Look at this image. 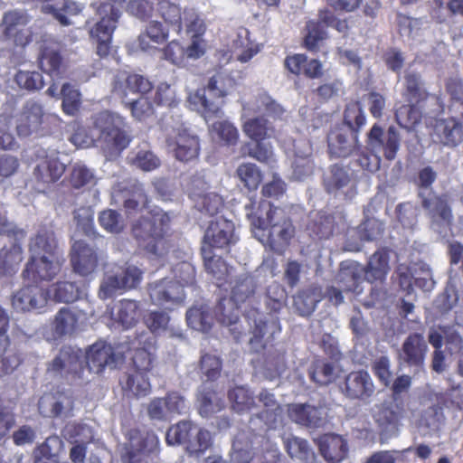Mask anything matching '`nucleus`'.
<instances>
[{"label": "nucleus", "mask_w": 463, "mask_h": 463, "mask_svg": "<svg viewBox=\"0 0 463 463\" xmlns=\"http://www.w3.org/2000/svg\"><path fill=\"white\" fill-rule=\"evenodd\" d=\"M148 294L153 304L172 308L184 300V288L172 279H163L148 285Z\"/></svg>", "instance_id": "nucleus-15"}, {"label": "nucleus", "mask_w": 463, "mask_h": 463, "mask_svg": "<svg viewBox=\"0 0 463 463\" xmlns=\"http://www.w3.org/2000/svg\"><path fill=\"white\" fill-rule=\"evenodd\" d=\"M30 259L53 257L61 254L54 233L51 230L41 229L30 239Z\"/></svg>", "instance_id": "nucleus-32"}, {"label": "nucleus", "mask_w": 463, "mask_h": 463, "mask_svg": "<svg viewBox=\"0 0 463 463\" xmlns=\"http://www.w3.org/2000/svg\"><path fill=\"white\" fill-rule=\"evenodd\" d=\"M247 318L252 334L250 345L252 350L260 352L266 348L272 342L275 335L280 331L279 322L274 317L266 316L258 310L249 312Z\"/></svg>", "instance_id": "nucleus-8"}, {"label": "nucleus", "mask_w": 463, "mask_h": 463, "mask_svg": "<svg viewBox=\"0 0 463 463\" xmlns=\"http://www.w3.org/2000/svg\"><path fill=\"white\" fill-rule=\"evenodd\" d=\"M232 87V80L222 72L209 79L207 86L188 95L191 109L202 113L205 120L222 114L223 98Z\"/></svg>", "instance_id": "nucleus-4"}, {"label": "nucleus", "mask_w": 463, "mask_h": 463, "mask_svg": "<svg viewBox=\"0 0 463 463\" xmlns=\"http://www.w3.org/2000/svg\"><path fill=\"white\" fill-rule=\"evenodd\" d=\"M141 317V307L138 301L123 298L114 304L110 310L113 323L124 329L134 327Z\"/></svg>", "instance_id": "nucleus-28"}, {"label": "nucleus", "mask_w": 463, "mask_h": 463, "mask_svg": "<svg viewBox=\"0 0 463 463\" xmlns=\"http://www.w3.org/2000/svg\"><path fill=\"white\" fill-rule=\"evenodd\" d=\"M311 148L307 146L304 152L296 151L292 163L291 177L297 181H302L313 174L314 165L310 158Z\"/></svg>", "instance_id": "nucleus-53"}, {"label": "nucleus", "mask_w": 463, "mask_h": 463, "mask_svg": "<svg viewBox=\"0 0 463 463\" xmlns=\"http://www.w3.org/2000/svg\"><path fill=\"white\" fill-rule=\"evenodd\" d=\"M230 287L231 299L236 306H240L253 298L257 282L251 275L241 273L231 278Z\"/></svg>", "instance_id": "nucleus-37"}, {"label": "nucleus", "mask_w": 463, "mask_h": 463, "mask_svg": "<svg viewBox=\"0 0 463 463\" xmlns=\"http://www.w3.org/2000/svg\"><path fill=\"white\" fill-rule=\"evenodd\" d=\"M234 224L224 218H217L211 222L205 231L201 251H213V249L223 250L235 243Z\"/></svg>", "instance_id": "nucleus-11"}, {"label": "nucleus", "mask_w": 463, "mask_h": 463, "mask_svg": "<svg viewBox=\"0 0 463 463\" xmlns=\"http://www.w3.org/2000/svg\"><path fill=\"white\" fill-rule=\"evenodd\" d=\"M319 450L326 460L331 463L342 461L347 455L345 439L335 434H326L318 439Z\"/></svg>", "instance_id": "nucleus-38"}, {"label": "nucleus", "mask_w": 463, "mask_h": 463, "mask_svg": "<svg viewBox=\"0 0 463 463\" xmlns=\"http://www.w3.org/2000/svg\"><path fill=\"white\" fill-rule=\"evenodd\" d=\"M48 300V292L38 285H28L18 290L12 299V305L18 311H33L43 308Z\"/></svg>", "instance_id": "nucleus-26"}, {"label": "nucleus", "mask_w": 463, "mask_h": 463, "mask_svg": "<svg viewBox=\"0 0 463 463\" xmlns=\"http://www.w3.org/2000/svg\"><path fill=\"white\" fill-rule=\"evenodd\" d=\"M417 196L420 207L429 219L430 228L439 235H447L454 222L449 195L423 191L417 194Z\"/></svg>", "instance_id": "nucleus-5"}, {"label": "nucleus", "mask_w": 463, "mask_h": 463, "mask_svg": "<svg viewBox=\"0 0 463 463\" xmlns=\"http://www.w3.org/2000/svg\"><path fill=\"white\" fill-rule=\"evenodd\" d=\"M39 411L45 417H68L74 407V396L71 389L43 395L39 401Z\"/></svg>", "instance_id": "nucleus-22"}, {"label": "nucleus", "mask_w": 463, "mask_h": 463, "mask_svg": "<svg viewBox=\"0 0 463 463\" xmlns=\"http://www.w3.org/2000/svg\"><path fill=\"white\" fill-rule=\"evenodd\" d=\"M63 437L71 443L88 444L93 439L91 428L81 422H69L62 430Z\"/></svg>", "instance_id": "nucleus-56"}, {"label": "nucleus", "mask_w": 463, "mask_h": 463, "mask_svg": "<svg viewBox=\"0 0 463 463\" xmlns=\"http://www.w3.org/2000/svg\"><path fill=\"white\" fill-rule=\"evenodd\" d=\"M142 271L137 266L126 263L106 270L99 285L101 299L112 298L118 291L136 288L142 280Z\"/></svg>", "instance_id": "nucleus-6"}, {"label": "nucleus", "mask_w": 463, "mask_h": 463, "mask_svg": "<svg viewBox=\"0 0 463 463\" xmlns=\"http://www.w3.org/2000/svg\"><path fill=\"white\" fill-rule=\"evenodd\" d=\"M242 117L251 113H265L274 119H280L285 113L284 108L267 93H260L254 101L242 105Z\"/></svg>", "instance_id": "nucleus-34"}, {"label": "nucleus", "mask_w": 463, "mask_h": 463, "mask_svg": "<svg viewBox=\"0 0 463 463\" xmlns=\"http://www.w3.org/2000/svg\"><path fill=\"white\" fill-rule=\"evenodd\" d=\"M145 323L151 332L159 334L164 331H169L170 335L182 337L183 335L178 329H175L170 323L169 316L165 312L155 311L149 313L145 317Z\"/></svg>", "instance_id": "nucleus-55"}, {"label": "nucleus", "mask_w": 463, "mask_h": 463, "mask_svg": "<svg viewBox=\"0 0 463 463\" xmlns=\"http://www.w3.org/2000/svg\"><path fill=\"white\" fill-rule=\"evenodd\" d=\"M434 131L444 146L455 147L463 141V125L455 118L438 120Z\"/></svg>", "instance_id": "nucleus-35"}, {"label": "nucleus", "mask_w": 463, "mask_h": 463, "mask_svg": "<svg viewBox=\"0 0 463 463\" xmlns=\"http://www.w3.org/2000/svg\"><path fill=\"white\" fill-rule=\"evenodd\" d=\"M215 317L217 320L227 326L235 325L239 320V306L230 298L222 299L215 307Z\"/></svg>", "instance_id": "nucleus-62"}, {"label": "nucleus", "mask_w": 463, "mask_h": 463, "mask_svg": "<svg viewBox=\"0 0 463 463\" xmlns=\"http://www.w3.org/2000/svg\"><path fill=\"white\" fill-rule=\"evenodd\" d=\"M124 392H128L135 397H144L150 393L151 384L147 374L141 371H134L121 380Z\"/></svg>", "instance_id": "nucleus-47"}, {"label": "nucleus", "mask_w": 463, "mask_h": 463, "mask_svg": "<svg viewBox=\"0 0 463 463\" xmlns=\"http://www.w3.org/2000/svg\"><path fill=\"white\" fill-rule=\"evenodd\" d=\"M364 279V266L354 260L341 262L337 280L345 290L359 293L358 287Z\"/></svg>", "instance_id": "nucleus-36"}, {"label": "nucleus", "mask_w": 463, "mask_h": 463, "mask_svg": "<svg viewBox=\"0 0 463 463\" xmlns=\"http://www.w3.org/2000/svg\"><path fill=\"white\" fill-rule=\"evenodd\" d=\"M194 425L191 421L182 420L169 428L166 432L165 439L169 445L186 444L189 445L193 435Z\"/></svg>", "instance_id": "nucleus-61"}, {"label": "nucleus", "mask_w": 463, "mask_h": 463, "mask_svg": "<svg viewBox=\"0 0 463 463\" xmlns=\"http://www.w3.org/2000/svg\"><path fill=\"white\" fill-rule=\"evenodd\" d=\"M82 5L72 0H55L54 3H47L42 5V11L52 14L62 25L71 24V18L80 14Z\"/></svg>", "instance_id": "nucleus-41"}, {"label": "nucleus", "mask_w": 463, "mask_h": 463, "mask_svg": "<svg viewBox=\"0 0 463 463\" xmlns=\"http://www.w3.org/2000/svg\"><path fill=\"white\" fill-rule=\"evenodd\" d=\"M128 163L144 172H150L159 167L160 159L149 149L138 147L130 151L127 156Z\"/></svg>", "instance_id": "nucleus-48"}, {"label": "nucleus", "mask_w": 463, "mask_h": 463, "mask_svg": "<svg viewBox=\"0 0 463 463\" xmlns=\"http://www.w3.org/2000/svg\"><path fill=\"white\" fill-rule=\"evenodd\" d=\"M367 145L373 153H383L388 160H393L400 148V136L394 127H390L387 131L373 125L367 135Z\"/></svg>", "instance_id": "nucleus-17"}, {"label": "nucleus", "mask_w": 463, "mask_h": 463, "mask_svg": "<svg viewBox=\"0 0 463 463\" xmlns=\"http://www.w3.org/2000/svg\"><path fill=\"white\" fill-rule=\"evenodd\" d=\"M43 106L33 99L27 100L15 117V129L18 137H28L38 135L44 122Z\"/></svg>", "instance_id": "nucleus-10"}, {"label": "nucleus", "mask_w": 463, "mask_h": 463, "mask_svg": "<svg viewBox=\"0 0 463 463\" xmlns=\"http://www.w3.org/2000/svg\"><path fill=\"white\" fill-rule=\"evenodd\" d=\"M97 177L92 169L88 167L83 162L77 161L71 165L69 172V183L74 189L94 185Z\"/></svg>", "instance_id": "nucleus-49"}, {"label": "nucleus", "mask_w": 463, "mask_h": 463, "mask_svg": "<svg viewBox=\"0 0 463 463\" xmlns=\"http://www.w3.org/2000/svg\"><path fill=\"white\" fill-rule=\"evenodd\" d=\"M66 166L65 156H61L57 151H52L40 157L33 169V176L38 183L49 185L62 176Z\"/></svg>", "instance_id": "nucleus-19"}, {"label": "nucleus", "mask_w": 463, "mask_h": 463, "mask_svg": "<svg viewBox=\"0 0 463 463\" xmlns=\"http://www.w3.org/2000/svg\"><path fill=\"white\" fill-rule=\"evenodd\" d=\"M374 391L373 379L366 371L352 372L345 378V394L351 399H367Z\"/></svg>", "instance_id": "nucleus-31"}, {"label": "nucleus", "mask_w": 463, "mask_h": 463, "mask_svg": "<svg viewBox=\"0 0 463 463\" xmlns=\"http://www.w3.org/2000/svg\"><path fill=\"white\" fill-rule=\"evenodd\" d=\"M100 20L90 30V36L97 41V54L106 57L110 51V42L118 20V12L106 5L100 9Z\"/></svg>", "instance_id": "nucleus-12"}, {"label": "nucleus", "mask_w": 463, "mask_h": 463, "mask_svg": "<svg viewBox=\"0 0 463 463\" xmlns=\"http://www.w3.org/2000/svg\"><path fill=\"white\" fill-rule=\"evenodd\" d=\"M28 16L25 12L13 10L6 12L3 17V33L15 45L25 46L31 42V32L26 28Z\"/></svg>", "instance_id": "nucleus-23"}, {"label": "nucleus", "mask_w": 463, "mask_h": 463, "mask_svg": "<svg viewBox=\"0 0 463 463\" xmlns=\"http://www.w3.org/2000/svg\"><path fill=\"white\" fill-rule=\"evenodd\" d=\"M436 106L427 105L426 103L409 102L397 109L395 118L397 123L403 128L411 129L418 124L421 118L425 116H437L439 113H434Z\"/></svg>", "instance_id": "nucleus-30"}, {"label": "nucleus", "mask_w": 463, "mask_h": 463, "mask_svg": "<svg viewBox=\"0 0 463 463\" xmlns=\"http://www.w3.org/2000/svg\"><path fill=\"white\" fill-rule=\"evenodd\" d=\"M188 326L197 331L207 332L213 324V316L206 305L194 306L186 312Z\"/></svg>", "instance_id": "nucleus-51"}, {"label": "nucleus", "mask_w": 463, "mask_h": 463, "mask_svg": "<svg viewBox=\"0 0 463 463\" xmlns=\"http://www.w3.org/2000/svg\"><path fill=\"white\" fill-rule=\"evenodd\" d=\"M344 121L347 126L346 129L356 133L365 124V115L359 102H351L346 105Z\"/></svg>", "instance_id": "nucleus-64"}, {"label": "nucleus", "mask_w": 463, "mask_h": 463, "mask_svg": "<svg viewBox=\"0 0 463 463\" xmlns=\"http://www.w3.org/2000/svg\"><path fill=\"white\" fill-rule=\"evenodd\" d=\"M92 131L96 138L114 131L116 128L124 127L123 118L118 114L109 111H101L92 116Z\"/></svg>", "instance_id": "nucleus-45"}, {"label": "nucleus", "mask_w": 463, "mask_h": 463, "mask_svg": "<svg viewBox=\"0 0 463 463\" xmlns=\"http://www.w3.org/2000/svg\"><path fill=\"white\" fill-rule=\"evenodd\" d=\"M228 397L232 409L239 413L248 411L255 404L253 394L244 386H237L229 391Z\"/></svg>", "instance_id": "nucleus-59"}, {"label": "nucleus", "mask_w": 463, "mask_h": 463, "mask_svg": "<svg viewBox=\"0 0 463 463\" xmlns=\"http://www.w3.org/2000/svg\"><path fill=\"white\" fill-rule=\"evenodd\" d=\"M284 444L291 458L307 463H312L315 460V453L306 439L289 435L284 438Z\"/></svg>", "instance_id": "nucleus-50"}, {"label": "nucleus", "mask_w": 463, "mask_h": 463, "mask_svg": "<svg viewBox=\"0 0 463 463\" xmlns=\"http://www.w3.org/2000/svg\"><path fill=\"white\" fill-rule=\"evenodd\" d=\"M170 222L168 213L155 208L133 222L131 235L152 258H162L168 253L170 248L165 238Z\"/></svg>", "instance_id": "nucleus-3"}, {"label": "nucleus", "mask_w": 463, "mask_h": 463, "mask_svg": "<svg viewBox=\"0 0 463 463\" xmlns=\"http://www.w3.org/2000/svg\"><path fill=\"white\" fill-rule=\"evenodd\" d=\"M322 298V288L317 286H311L294 297V307L300 316L307 317L315 311L317 303Z\"/></svg>", "instance_id": "nucleus-42"}, {"label": "nucleus", "mask_w": 463, "mask_h": 463, "mask_svg": "<svg viewBox=\"0 0 463 463\" xmlns=\"http://www.w3.org/2000/svg\"><path fill=\"white\" fill-rule=\"evenodd\" d=\"M64 262L62 254H56L53 257L29 259L22 276L28 282L52 280L61 270Z\"/></svg>", "instance_id": "nucleus-16"}, {"label": "nucleus", "mask_w": 463, "mask_h": 463, "mask_svg": "<svg viewBox=\"0 0 463 463\" xmlns=\"http://www.w3.org/2000/svg\"><path fill=\"white\" fill-rule=\"evenodd\" d=\"M40 68L51 76H59L62 69V57L57 48L44 47L39 57Z\"/></svg>", "instance_id": "nucleus-52"}, {"label": "nucleus", "mask_w": 463, "mask_h": 463, "mask_svg": "<svg viewBox=\"0 0 463 463\" xmlns=\"http://www.w3.org/2000/svg\"><path fill=\"white\" fill-rule=\"evenodd\" d=\"M357 143L356 132L346 128H336L328 135V147L331 154L346 157L354 150Z\"/></svg>", "instance_id": "nucleus-33"}, {"label": "nucleus", "mask_w": 463, "mask_h": 463, "mask_svg": "<svg viewBox=\"0 0 463 463\" xmlns=\"http://www.w3.org/2000/svg\"><path fill=\"white\" fill-rule=\"evenodd\" d=\"M390 256L386 249H381L372 254L364 266V279L368 282L383 281L389 273Z\"/></svg>", "instance_id": "nucleus-39"}, {"label": "nucleus", "mask_w": 463, "mask_h": 463, "mask_svg": "<svg viewBox=\"0 0 463 463\" xmlns=\"http://www.w3.org/2000/svg\"><path fill=\"white\" fill-rule=\"evenodd\" d=\"M249 423L254 431L275 430L282 423V408L263 410L252 416Z\"/></svg>", "instance_id": "nucleus-46"}, {"label": "nucleus", "mask_w": 463, "mask_h": 463, "mask_svg": "<svg viewBox=\"0 0 463 463\" xmlns=\"http://www.w3.org/2000/svg\"><path fill=\"white\" fill-rule=\"evenodd\" d=\"M202 256L204 262V268L208 273L212 274L214 279L218 281L232 278L231 269L225 263V261L214 254L213 251H207L203 250Z\"/></svg>", "instance_id": "nucleus-54"}, {"label": "nucleus", "mask_w": 463, "mask_h": 463, "mask_svg": "<svg viewBox=\"0 0 463 463\" xmlns=\"http://www.w3.org/2000/svg\"><path fill=\"white\" fill-rule=\"evenodd\" d=\"M244 211L254 237L271 250L283 253L296 232L285 211L269 202H249Z\"/></svg>", "instance_id": "nucleus-1"}, {"label": "nucleus", "mask_w": 463, "mask_h": 463, "mask_svg": "<svg viewBox=\"0 0 463 463\" xmlns=\"http://www.w3.org/2000/svg\"><path fill=\"white\" fill-rule=\"evenodd\" d=\"M403 407L396 401H385L374 411L373 418L383 432L392 435L398 430Z\"/></svg>", "instance_id": "nucleus-29"}, {"label": "nucleus", "mask_w": 463, "mask_h": 463, "mask_svg": "<svg viewBox=\"0 0 463 463\" xmlns=\"http://www.w3.org/2000/svg\"><path fill=\"white\" fill-rule=\"evenodd\" d=\"M77 318L74 313L67 307H62L55 316L53 323L54 331L60 336L71 335L75 328Z\"/></svg>", "instance_id": "nucleus-63"}, {"label": "nucleus", "mask_w": 463, "mask_h": 463, "mask_svg": "<svg viewBox=\"0 0 463 463\" xmlns=\"http://www.w3.org/2000/svg\"><path fill=\"white\" fill-rule=\"evenodd\" d=\"M71 264L73 271L87 277L96 271L106 256L102 250L89 245L82 240L75 241L71 248Z\"/></svg>", "instance_id": "nucleus-9"}, {"label": "nucleus", "mask_w": 463, "mask_h": 463, "mask_svg": "<svg viewBox=\"0 0 463 463\" xmlns=\"http://www.w3.org/2000/svg\"><path fill=\"white\" fill-rule=\"evenodd\" d=\"M288 415L293 422L307 428H320L326 422V409L308 403L289 404Z\"/></svg>", "instance_id": "nucleus-24"}, {"label": "nucleus", "mask_w": 463, "mask_h": 463, "mask_svg": "<svg viewBox=\"0 0 463 463\" xmlns=\"http://www.w3.org/2000/svg\"><path fill=\"white\" fill-rule=\"evenodd\" d=\"M159 453V439L154 432H130L129 440L121 451L123 463H153Z\"/></svg>", "instance_id": "nucleus-7"}, {"label": "nucleus", "mask_w": 463, "mask_h": 463, "mask_svg": "<svg viewBox=\"0 0 463 463\" xmlns=\"http://www.w3.org/2000/svg\"><path fill=\"white\" fill-rule=\"evenodd\" d=\"M160 12L165 22L177 34L183 30L184 12L175 3L165 1L160 3Z\"/></svg>", "instance_id": "nucleus-58"}, {"label": "nucleus", "mask_w": 463, "mask_h": 463, "mask_svg": "<svg viewBox=\"0 0 463 463\" xmlns=\"http://www.w3.org/2000/svg\"><path fill=\"white\" fill-rule=\"evenodd\" d=\"M52 292L56 301L71 303L81 298L84 289L73 282L61 281L52 286Z\"/></svg>", "instance_id": "nucleus-57"}, {"label": "nucleus", "mask_w": 463, "mask_h": 463, "mask_svg": "<svg viewBox=\"0 0 463 463\" xmlns=\"http://www.w3.org/2000/svg\"><path fill=\"white\" fill-rule=\"evenodd\" d=\"M152 83L139 74L118 72L114 76L112 91L120 98H127L128 93L145 94L150 91Z\"/></svg>", "instance_id": "nucleus-27"}, {"label": "nucleus", "mask_w": 463, "mask_h": 463, "mask_svg": "<svg viewBox=\"0 0 463 463\" xmlns=\"http://www.w3.org/2000/svg\"><path fill=\"white\" fill-rule=\"evenodd\" d=\"M199 412L203 417H209L224 407V402L215 392L203 391L198 396Z\"/></svg>", "instance_id": "nucleus-60"}, {"label": "nucleus", "mask_w": 463, "mask_h": 463, "mask_svg": "<svg viewBox=\"0 0 463 463\" xmlns=\"http://www.w3.org/2000/svg\"><path fill=\"white\" fill-rule=\"evenodd\" d=\"M23 260V248L17 242L4 246L0 250V277L10 276L15 272Z\"/></svg>", "instance_id": "nucleus-43"}, {"label": "nucleus", "mask_w": 463, "mask_h": 463, "mask_svg": "<svg viewBox=\"0 0 463 463\" xmlns=\"http://www.w3.org/2000/svg\"><path fill=\"white\" fill-rule=\"evenodd\" d=\"M428 350L429 347L422 334H410L405 338L399 352L400 363L414 367L415 372H420L424 366Z\"/></svg>", "instance_id": "nucleus-21"}, {"label": "nucleus", "mask_w": 463, "mask_h": 463, "mask_svg": "<svg viewBox=\"0 0 463 463\" xmlns=\"http://www.w3.org/2000/svg\"><path fill=\"white\" fill-rule=\"evenodd\" d=\"M187 409L184 398L177 392H170L165 397H156L150 400L146 412L150 420L166 421L173 415L185 412Z\"/></svg>", "instance_id": "nucleus-14"}, {"label": "nucleus", "mask_w": 463, "mask_h": 463, "mask_svg": "<svg viewBox=\"0 0 463 463\" xmlns=\"http://www.w3.org/2000/svg\"><path fill=\"white\" fill-rule=\"evenodd\" d=\"M242 128L245 135L255 141L271 138L275 136L273 125L264 117L246 119Z\"/></svg>", "instance_id": "nucleus-44"}, {"label": "nucleus", "mask_w": 463, "mask_h": 463, "mask_svg": "<svg viewBox=\"0 0 463 463\" xmlns=\"http://www.w3.org/2000/svg\"><path fill=\"white\" fill-rule=\"evenodd\" d=\"M404 96L409 102L426 103L436 106L434 113H442L444 105L441 99L436 95H430L424 87L421 76L417 71L408 69L404 74Z\"/></svg>", "instance_id": "nucleus-18"}, {"label": "nucleus", "mask_w": 463, "mask_h": 463, "mask_svg": "<svg viewBox=\"0 0 463 463\" xmlns=\"http://www.w3.org/2000/svg\"><path fill=\"white\" fill-rule=\"evenodd\" d=\"M324 184L327 193L333 194L335 197L352 200L357 194V182L354 177V172L338 165L331 167Z\"/></svg>", "instance_id": "nucleus-13"}, {"label": "nucleus", "mask_w": 463, "mask_h": 463, "mask_svg": "<svg viewBox=\"0 0 463 463\" xmlns=\"http://www.w3.org/2000/svg\"><path fill=\"white\" fill-rule=\"evenodd\" d=\"M112 194L113 196L123 194V205L128 214H132L148 207V198L143 185L139 183H118L113 186Z\"/></svg>", "instance_id": "nucleus-25"}, {"label": "nucleus", "mask_w": 463, "mask_h": 463, "mask_svg": "<svg viewBox=\"0 0 463 463\" xmlns=\"http://www.w3.org/2000/svg\"><path fill=\"white\" fill-rule=\"evenodd\" d=\"M121 360V355L115 354L110 345L101 342L92 345L85 355H82L80 350L65 346L51 362L47 371L54 376L71 374L83 380L87 379L85 370L99 373L105 367H116Z\"/></svg>", "instance_id": "nucleus-2"}, {"label": "nucleus", "mask_w": 463, "mask_h": 463, "mask_svg": "<svg viewBox=\"0 0 463 463\" xmlns=\"http://www.w3.org/2000/svg\"><path fill=\"white\" fill-rule=\"evenodd\" d=\"M166 143L169 152L181 162L192 161L199 155L198 137L185 128L177 129L174 135L168 137Z\"/></svg>", "instance_id": "nucleus-20"}, {"label": "nucleus", "mask_w": 463, "mask_h": 463, "mask_svg": "<svg viewBox=\"0 0 463 463\" xmlns=\"http://www.w3.org/2000/svg\"><path fill=\"white\" fill-rule=\"evenodd\" d=\"M96 142L107 157L113 158L118 156L128 146L130 138L123 128H118L99 138H96Z\"/></svg>", "instance_id": "nucleus-40"}]
</instances>
